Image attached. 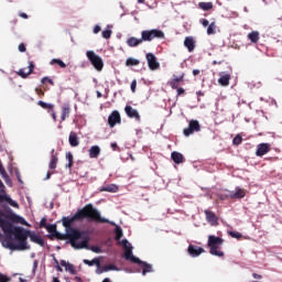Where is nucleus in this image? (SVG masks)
Wrapping results in <instances>:
<instances>
[{
	"instance_id": "60",
	"label": "nucleus",
	"mask_w": 282,
	"mask_h": 282,
	"mask_svg": "<svg viewBox=\"0 0 282 282\" xmlns=\"http://www.w3.org/2000/svg\"><path fill=\"white\" fill-rule=\"evenodd\" d=\"M177 94H178V96H182V94H184V88H178Z\"/></svg>"
},
{
	"instance_id": "8",
	"label": "nucleus",
	"mask_w": 282,
	"mask_h": 282,
	"mask_svg": "<svg viewBox=\"0 0 282 282\" xmlns=\"http://www.w3.org/2000/svg\"><path fill=\"white\" fill-rule=\"evenodd\" d=\"M227 197H230V199H243L246 197V189L236 187L235 191L228 192Z\"/></svg>"
},
{
	"instance_id": "41",
	"label": "nucleus",
	"mask_w": 282,
	"mask_h": 282,
	"mask_svg": "<svg viewBox=\"0 0 282 282\" xmlns=\"http://www.w3.org/2000/svg\"><path fill=\"white\" fill-rule=\"evenodd\" d=\"M110 26L108 25L102 32H101V36L102 39H111V29H109Z\"/></svg>"
},
{
	"instance_id": "56",
	"label": "nucleus",
	"mask_w": 282,
	"mask_h": 282,
	"mask_svg": "<svg viewBox=\"0 0 282 282\" xmlns=\"http://www.w3.org/2000/svg\"><path fill=\"white\" fill-rule=\"evenodd\" d=\"M202 25H203V28H208V25H210V24H209L208 20H202Z\"/></svg>"
},
{
	"instance_id": "36",
	"label": "nucleus",
	"mask_w": 282,
	"mask_h": 282,
	"mask_svg": "<svg viewBox=\"0 0 282 282\" xmlns=\"http://www.w3.org/2000/svg\"><path fill=\"white\" fill-rule=\"evenodd\" d=\"M126 65H127L128 67L140 65V59H135V58L129 57V58L126 61Z\"/></svg>"
},
{
	"instance_id": "42",
	"label": "nucleus",
	"mask_w": 282,
	"mask_h": 282,
	"mask_svg": "<svg viewBox=\"0 0 282 282\" xmlns=\"http://www.w3.org/2000/svg\"><path fill=\"white\" fill-rule=\"evenodd\" d=\"M53 237H56V239H61V240L68 239V241H69V237L67 236V232L66 234H61L58 231H55Z\"/></svg>"
},
{
	"instance_id": "2",
	"label": "nucleus",
	"mask_w": 282,
	"mask_h": 282,
	"mask_svg": "<svg viewBox=\"0 0 282 282\" xmlns=\"http://www.w3.org/2000/svg\"><path fill=\"white\" fill-rule=\"evenodd\" d=\"M11 235L17 239L18 243H14L12 238L4 239L2 246L9 248V250H28V237H31V241L36 243V234H31L30 230H25L23 227H15Z\"/></svg>"
},
{
	"instance_id": "9",
	"label": "nucleus",
	"mask_w": 282,
	"mask_h": 282,
	"mask_svg": "<svg viewBox=\"0 0 282 282\" xmlns=\"http://www.w3.org/2000/svg\"><path fill=\"white\" fill-rule=\"evenodd\" d=\"M123 259L132 263H140V258L133 256V247L124 249Z\"/></svg>"
},
{
	"instance_id": "30",
	"label": "nucleus",
	"mask_w": 282,
	"mask_h": 282,
	"mask_svg": "<svg viewBox=\"0 0 282 282\" xmlns=\"http://www.w3.org/2000/svg\"><path fill=\"white\" fill-rule=\"evenodd\" d=\"M110 225L116 226V229H115L116 239H117V241H120V238L123 236L122 228L120 226L116 225V223L110 224Z\"/></svg>"
},
{
	"instance_id": "17",
	"label": "nucleus",
	"mask_w": 282,
	"mask_h": 282,
	"mask_svg": "<svg viewBox=\"0 0 282 282\" xmlns=\"http://www.w3.org/2000/svg\"><path fill=\"white\" fill-rule=\"evenodd\" d=\"M138 265H141L143 268L142 270V276H147V274L153 272V264H149L145 261L140 260V262H137Z\"/></svg>"
},
{
	"instance_id": "53",
	"label": "nucleus",
	"mask_w": 282,
	"mask_h": 282,
	"mask_svg": "<svg viewBox=\"0 0 282 282\" xmlns=\"http://www.w3.org/2000/svg\"><path fill=\"white\" fill-rule=\"evenodd\" d=\"M105 272H106V271H105V267L100 268V264L97 265L96 274H102V273H105Z\"/></svg>"
},
{
	"instance_id": "32",
	"label": "nucleus",
	"mask_w": 282,
	"mask_h": 282,
	"mask_svg": "<svg viewBox=\"0 0 282 282\" xmlns=\"http://www.w3.org/2000/svg\"><path fill=\"white\" fill-rule=\"evenodd\" d=\"M207 34H208V36H210L212 34H217V25L215 24V22H212L207 26Z\"/></svg>"
},
{
	"instance_id": "15",
	"label": "nucleus",
	"mask_w": 282,
	"mask_h": 282,
	"mask_svg": "<svg viewBox=\"0 0 282 282\" xmlns=\"http://www.w3.org/2000/svg\"><path fill=\"white\" fill-rule=\"evenodd\" d=\"M124 111L128 118H134L138 121L140 120V112H138V109H134L131 106H126Z\"/></svg>"
},
{
	"instance_id": "40",
	"label": "nucleus",
	"mask_w": 282,
	"mask_h": 282,
	"mask_svg": "<svg viewBox=\"0 0 282 282\" xmlns=\"http://www.w3.org/2000/svg\"><path fill=\"white\" fill-rule=\"evenodd\" d=\"M44 228L47 230V232H51L52 237H54V235L57 232L56 225H46Z\"/></svg>"
},
{
	"instance_id": "29",
	"label": "nucleus",
	"mask_w": 282,
	"mask_h": 282,
	"mask_svg": "<svg viewBox=\"0 0 282 282\" xmlns=\"http://www.w3.org/2000/svg\"><path fill=\"white\" fill-rule=\"evenodd\" d=\"M198 7L200 10L208 12V10H213V2H199Z\"/></svg>"
},
{
	"instance_id": "51",
	"label": "nucleus",
	"mask_w": 282,
	"mask_h": 282,
	"mask_svg": "<svg viewBox=\"0 0 282 282\" xmlns=\"http://www.w3.org/2000/svg\"><path fill=\"white\" fill-rule=\"evenodd\" d=\"M135 87H138V82H135V79H134V80H132L131 86H130V89L133 94H135Z\"/></svg>"
},
{
	"instance_id": "23",
	"label": "nucleus",
	"mask_w": 282,
	"mask_h": 282,
	"mask_svg": "<svg viewBox=\"0 0 282 282\" xmlns=\"http://www.w3.org/2000/svg\"><path fill=\"white\" fill-rule=\"evenodd\" d=\"M101 193H118V185L116 184H110V185H106L104 187L100 188Z\"/></svg>"
},
{
	"instance_id": "43",
	"label": "nucleus",
	"mask_w": 282,
	"mask_h": 282,
	"mask_svg": "<svg viewBox=\"0 0 282 282\" xmlns=\"http://www.w3.org/2000/svg\"><path fill=\"white\" fill-rule=\"evenodd\" d=\"M13 220L17 223V224H22V226H28V221H25L23 219V217L21 216H14Z\"/></svg>"
},
{
	"instance_id": "16",
	"label": "nucleus",
	"mask_w": 282,
	"mask_h": 282,
	"mask_svg": "<svg viewBox=\"0 0 282 282\" xmlns=\"http://www.w3.org/2000/svg\"><path fill=\"white\" fill-rule=\"evenodd\" d=\"M269 151H270V145L268 143H261L258 145L256 155H258V158H263V155H265V153H269Z\"/></svg>"
},
{
	"instance_id": "31",
	"label": "nucleus",
	"mask_w": 282,
	"mask_h": 282,
	"mask_svg": "<svg viewBox=\"0 0 282 282\" xmlns=\"http://www.w3.org/2000/svg\"><path fill=\"white\" fill-rule=\"evenodd\" d=\"M50 65H58L59 67H62V69H65V67H67V64H65V62H63L62 59H58V58H53L50 62Z\"/></svg>"
},
{
	"instance_id": "45",
	"label": "nucleus",
	"mask_w": 282,
	"mask_h": 282,
	"mask_svg": "<svg viewBox=\"0 0 282 282\" xmlns=\"http://www.w3.org/2000/svg\"><path fill=\"white\" fill-rule=\"evenodd\" d=\"M242 140H243V139L241 138V135L237 134V135L234 138V140H232V144H235L236 147H239V144H241Z\"/></svg>"
},
{
	"instance_id": "57",
	"label": "nucleus",
	"mask_w": 282,
	"mask_h": 282,
	"mask_svg": "<svg viewBox=\"0 0 282 282\" xmlns=\"http://www.w3.org/2000/svg\"><path fill=\"white\" fill-rule=\"evenodd\" d=\"M0 173L2 175H6V169L3 167V164H1V161H0Z\"/></svg>"
},
{
	"instance_id": "55",
	"label": "nucleus",
	"mask_w": 282,
	"mask_h": 282,
	"mask_svg": "<svg viewBox=\"0 0 282 282\" xmlns=\"http://www.w3.org/2000/svg\"><path fill=\"white\" fill-rule=\"evenodd\" d=\"M18 50L19 52H25V44L21 43L19 46H18Z\"/></svg>"
},
{
	"instance_id": "35",
	"label": "nucleus",
	"mask_w": 282,
	"mask_h": 282,
	"mask_svg": "<svg viewBox=\"0 0 282 282\" xmlns=\"http://www.w3.org/2000/svg\"><path fill=\"white\" fill-rule=\"evenodd\" d=\"M84 263H85V265H89V267H91V265H100V260L98 258H95L93 260L85 259Z\"/></svg>"
},
{
	"instance_id": "47",
	"label": "nucleus",
	"mask_w": 282,
	"mask_h": 282,
	"mask_svg": "<svg viewBox=\"0 0 282 282\" xmlns=\"http://www.w3.org/2000/svg\"><path fill=\"white\" fill-rule=\"evenodd\" d=\"M121 245L123 246L124 250H127V248H132L131 242H129V240H127V239H123L121 241Z\"/></svg>"
},
{
	"instance_id": "22",
	"label": "nucleus",
	"mask_w": 282,
	"mask_h": 282,
	"mask_svg": "<svg viewBox=\"0 0 282 282\" xmlns=\"http://www.w3.org/2000/svg\"><path fill=\"white\" fill-rule=\"evenodd\" d=\"M171 158L175 164H182L184 162V155L180 152H172Z\"/></svg>"
},
{
	"instance_id": "11",
	"label": "nucleus",
	"mask_w": 282,
	"mask_h": 282,
	"mask_svg": "<svg viewBox=\"0 0 282 282\" xmlns=\"http://www.w3.org/2000/svg\"><path fill=\"white\" fill-rule=\"evenodd\" d=\"M0 228H2V230H3V232H4L6 235H12V232H14V229H15L17 227H13V226H12V223H10V221H8V220L1 219V220H0Z\"/></svg>"
},
{
	"instance_id": "19",
	"label": "nucleus",
	"mask_w": 282,
	"mask_h": 282,
	"mask_svg": "<svg viewBox=\"0 0 282 282\" xmlns=\"http://www.w3.org/2000/svg\"><path fill=\"white\" fill-rule=\"evenodd\" d=\"M206 219L212 226H217V216H215V213L206 209L205 210Z\"/></svg>"
},
{
	"instance_id": "33",
	"label": "nucleus",
	"mask_w": 282,
	"mask_h": 282,
	"mask_svg": "<svg viewBox=\"0 0 282 282\" xmlns=\"http://www.w3.org/2000/svg\"><path fill=\"white\" fill-rule=\"evenodd\" d=\"M66 160L68 162V164H66V169H72V166L74 164V154H72V152H67Z\"/></svg>"
},
{
	"instance_id": "24",
	"label": "nucleus",
	"mask_w": 282,
	"mask_h": 282,
	"mask_svg": "<svg viewBox=\"0 0 282 282\" xmlns=\"http://www.w3.org/2000/svg\"><path fill=\"white\" fill-rule=\"evenodd\" d=\"M140 43H142V39L129 37L127 40V45L129 47H138V45H140Z\"/></svg>"
},
{
	"instance_id": "50",
	"label": "nucleus",
	"mask_w": 282,
	"mask_h": 282,
	"mask_svg": "<svg viewBox=\"0 0 282 282\" xmlns=\"http://www.w3.org/2000/svg\"><path fill=\"white\" fill-rule=\"evenodd\" d=\"M42 85H45V83H50L51 85H54V82L50 79V77H43L41 80Z\"/></svg>"
},
{
	"instance_id": "49",
	"label": "nucleus",
	"mask_w": 282,
	"mask_h": 282,
	"mask_svg": "<svg viewBox=\"0 0 282 282\" xmlns=\"http://www.w3.org/2000/svg\"><path fill=\"white\" fill-rule=\"evenodd\" d=\"M11 279L4 275L3 273H0V282H10Z\"/></svg>"
},
{
	"instance_id": "63",
	"label": "nucleus",
	"mask_w": 282,
	"mask_h": 282,
	"mask_svg": "<svg viewBox=\"0 0 282 282\" xmlns=\"http://www.w3.org/2000/svg\"><path fill=\"white\" fill-rule=\"evenodd\" d=\"M102 282H111V280L109 278H106L102 280Z\"/></svg>"
},
{
	"instance_id": "48",
	"label": "nucleus",
	"mask_w": 282,
	"mask_h": 282,
	"mask_svg": "<svg viewBox=\"0 0 282 282\" xmlns=\"http://www.w3.org/2000/svg\"><path fill=\"white\" fill-rule=\"evenodd\" d=\"M47 226V218L43 217L40 221V228H45Z\"/></svg>"
},
{
	"instance_id": "13",
	"label": "nucleus",
	"mask_w": 282,
	"mask_h": 282,
	"mask_svg": "<svg viewBox=\"0 0 282 282\" xmlns=\"http://www.w3.org/2000/svg\"><path fill=\"white\" fill-rule=\"evenodd\" d=\"M32 72H34V63H29V66L21 68L18 72V75L21 76V78H28V76H30V74H32Z\"/></svg>"
},
{
	"instance_id": "46",
	"label": "nucleus",
	"mask_w": 282,
	"mask_h": 282,
	"mask_svg": "<svg viewBox=\"0 0 282 282\" xmlns=\"http://www.w3.org/2000/svg\"><path fill=\"white\" fill-rule=\"evenodd\" d=\"M229 235L232 237V239H241V234L238 231H229Z\"/></svg>"
},
{
	"instance_id": "1",
	"label": "nucleus",
	"mask_w": 282,
	"mask_h": 282,
	"mask_svg": "<svg viewBox=\"0 0 282 282\" xmlns=\"http://www.w3.org/2000/svg\"><path fill=\"white\" fill-rule=\"evenodd\" d=\"M90 219L93 221H98L99 224H113V221L100 216V212L94 208L93 205H87L84 209H79L75 215L62 218V224L66 230V235L69 239L72 248L75 250H82V248H87L89 241V235L87 231H80L72 227L74 221H82V219Z\"/></svg>"
},
{
	"instance_id": "7",
	"label": "nucleus",
	"mask_w": 282,
	"mask_h": 282,
	"mask_svg": "<svg viewBox=\"0 0 282 282\" xmlns=\"http://www.w3.org/2000/svg\"><path fill=\"white\" fill-rule=\"evenodd\" d=\"M147 61H148V67L152 69V72H155V69H160V62L158 61V57L153 53L147 54Z\"/></svg>"
},
{
	"instance_id": "34",
	"label": "nucleus",
	"mask_w": 282,
	"mask_h": 282,
	"mask_svg": "<svg viewBox=\"0 0 282 282\" xmlns=\"http://www.w3.org/2000/svg\"><path fill=\"white\" fill-rule=\"evenodd\" d=\"M85 250H91V252H95L96 254H101L102 249L98 246H91L89 247V242H87V248H84Z\"/></svg>"
},
{
	"instance_id": "3",
	"label": "nucleus",
	"mask_w": 282,
	"mask_h": 282,
	"mask_svg": "<svg viewBox=\"0 0 282 282\" xmlns=\"http://www.w3.org/2000/svg\"><path fill=\"white\" fill-rule=\"evenodd\" d=\"M207 246L214 257H224V251L219 250L224 246V240L217 236H208Z\"/></svg>"
},
{
	"instance_id": "37",
	"label": "nucleus",
	"mask_w": 282,
	"mask_h": 282,
	"mask_svg": "<svg viewBox=\"0 0 282 282\" xmlns=\"http://www.w3.org/2000/svg\"><path fill=\"white\" fill-rule=\"evenodd\" d=\"M182 78H184V75L180 77H174L172 82L170 83L172 89H177V84L181 83Z\"/></svg>"
},
{
	"instance_id": "20",
	"label": "nucleus",
	"mask_w": 282,
	"mask_h": 282,
	"mask_svg": "<svg viewBox=\"0 0 282 282\" xmlns=\"http://www.w3.org/2000/svg\"><path fill=\"white\" fill-rule=\"evenodd\" d=\"M184 46L188 50V52H193L195 50V40L191 36L185 37Z\"/></svg>"
},
{
	"instance_id": "14",
	"label": "nucleus",
	"mask_w": 282,
	"mask_h": 282,
	"mask_svg": "<svg viewBox=\"0 0 282 282\" xmlns=\"http://www.w3.org/2000/svg\"><path fill=\"white\" fill-rule=\"evenodd\" d=\"M219 76L218 85H221V87H228V85H230V74L220 72Z\"/></svg>"
},
{
	"instance_id": "21",
	"label": "nucleus",
	"mask_w": 282,
	"mask_h": 282,
	"mask_svg": "<svg viewBox=\"0 0 282 282\" xmlns=\"http://www.w3.org/2000/svg\"><path fill=\"white\" fill-rule=\"evenodd\" d=\"M68 142L70 147H78V144H80V141H78V135L76 134V132L69 133Z\"/></svg>"
},
{
	"instance_id": "59",
	"label": "nucleus",
	"mask_w": 282,
	"mask_h": 282,
	"mask_svg": "<svg viewBox=\"0 0 282 282\" xmlns=\"http://www.w3.org/2000/svg\"><path fill=\"white\" fill-rule=\"evenodd\" d=\"M199 73H200L199 69H194V70H193V75H194V76H199Z\"/></svg>"
},
{
	"instance_id": "12",
	"label": "nucleus",
	"mask_w": 282,
	"mask_h": 282,
	"mask_svg": "<svg viewBox=\"0 0 282 282\" xmlns=\"http://www.w3.org/2000/svg\"><path fill=\"white\" fill-rule=\"evenodd\" d=\"M108 124L111 128H113L115 124H120V112H118V110H115L109 115Z\"/></svg>"
},
{
	"instance_id": "64",
	"label": "nucleus",
	"mask_w": 282,
	"mask_h": 282,
	"mask_svg": "<svg viewBox=\"0 0 282 282\" xmlns=\"http://www.w3.org/2000/svg\"><path fill=\"white\" fill-rule=\"evenodd\" d=\"M52 282H61V280H58V278H53Z\"/></svg>"
},
{
	"instance_id": "61",
	"label": "nucleus",
	"mask_w": 282,
	"mask_h": 282,
	"mask_svg": "<svg viewBox=\"0 0 282 282\" xmlns=\"http://www.w3.org/2000/svg\"><path fill=\"white\" fill-rule=\"evenodd\" d=\"M252 276H253V279H261V275L257 274V273H253Z\"/></svg>"
},
{
	"instance_id": "5",
	"label": "nucleus",
	"mask_w": 282,
	"mask_h": 282,
	"mask_svg": "<svg viewBox=\"0 0 282 282\" xmlns=\"http://www.w3.org/2000/svg\"><path fill=\"white\" fill-rule=\"evenodd\" d=\"M153 39H164V32L153 29L150 31H142L141 40L142 41H152Z\"/></svg>"
},
{
	"instance_id": "54",
	"label": "nucleus",
	"mask_w": 282,
	"mask_h": 282,
	"mask_svg": "<svg viewBox=\"0 0 282 282\" xmlns=\"http://www.w3.org/2000/svg\"><path fill=\"white\" fill-rule=\"evenodd\" d=\"M100 30H102V28H100V25L97 24V25H95L93 32H94V34H98L100 32Z\"/></svg>"
},
{
	"instance_id": "26",
	"label": "nucleus",
	"mask_w": 282,
	"mask_h": 282,
	"mask_svg": "<svg viewBox=\"0 0 282 282\" xmlns=\"http://www.w3.org/2000/svg\"><path fill=\"white\" fill-rule=\"evenodd\" d=\"M37 105L42 109H45V111H48V113H50V111H52L54 109V105L53 104H47V102H45L43 100H39Z\"/></svg>"
},
{
	"instance_id": "58",
	"label": "nucleus",
	"mask_w": 282,
	"mask_h": 282,
	"mask_svg": "<svg viewBox=\"0 0 282 282\" xmlns=\"http://www.w3.org/2000/svg\"><path fill=\"white\" fill-rule=\"evenodd\" d=\"M50 113L52 115L54 122H56V112H54V109L50 110Z\"/></svg>"
},
{
	"instance_id": "52",
	"label": "nucleus",
	"mask_w": 282,
	"mask_h": 282,
	"mask_svg": "<svg viewBox=\"0 0 282 282\" xmlns=\"http://www.w3.org/2000/svg\"><path fill=\"white\" fill-rule=\"evenodd\" d=\"M36 243H37V246H45V240H43V238H41V237H36Z\"/></svg>"
},
{
	"instance_id": "6",
	"label": "nucleus",
	"mask_w": 282,
	"mask_h": 282,
	"mask_svg": "<svg viewBox=\"0 0 282 282\" xmlns=\"http://www.w3.org/2000/svg\"><path fill=\"white\" fill-rule=\"evenodd\" d=\"M200 129H202V126L199 124V121L191 120L188 123V127L183 130V133L186 138H188V135H193V133H197L198 131H200Z\"/></svg>"
},
{
	"instance_id": "62",
	"label": "nucleus",
	"mask_w": 282,
	"mask_h": 282,
	"mask_svg": "<svg viewBox=\"0 0 282 282\" xmlns=\"http://www.w3.org/2000/svg\"><path fill=\"white\" fill-rule=\"evenodd\" d=\"M20 17H21L22 19H28V13H21Z\"/></svg>"
},
{
	"instance_id": "10",
	"label": "nucleus",
	"mask_w": 282,
	"mask_h": 282,
	"mask_svg": "<svg viewBox=\"0 0 282 282\" xmlns=\"http://www.w3.org/2000/svg\"><path fill=\"white\" fill-rule=\"evenodd\" d=\"M187 252L189 257L197 258L199 257V254H204L205 250L202 247L189 245L187 248Z\"/></svg>"
},
{
	"instance_id": "44",
	"label": "nucleus",
	"mask_w": 282,
	"mask_h": 282,
	"mask_svg": "<svg viewBox=\"0 0 282 282\" xmlns=\"http://www.w3.org/2000/svg\"><path fill=\"white\" fill-rule=\"evenodd\" d=\"M0 199H6V202H8V204H10V206H19V204H17L14 200H12V198H10L8 196H0Z\"/></svg>"
},
{
	"instance_id": "4",
	"label": "nucleus",
	"mask_w": 282,
	"mask_h": 282,
	"mask_svg": "<svg viewBox=\"0 0 282 282\" xmlns=\"http://www.w3.org/2000/svg\"><path fill=\"white\" fill-rule=\"evenodd\" d=\"M86 56L91 65L97 69V72H102V67H105V63L102 62V57L98 56L94 51H87Z\"/></svg>"
},
{
	"instance_id": "18",
	"label": "nucleus",
	"mask_w": 282,
	"mask_h": 282,
	"mask_svg": "<svg viewBox=\"0 0 282 282\" xmlns=\"http://www.w3.org/2000/svg\"><path fill=\"white\" fill-rule=\"evenodd\" d=\"M59 265H62V268H65L66 272H69L70 274H76V267H74V264L65 260H62L59 262Z\"/></svg>"
},
{
	"instance_id": "39",
	"label": "nucleus",
	"mask_w": 282,
	"mask_h": 282,
	"mask_svg": "<svg viewBox=\"0 0 282 282\" xmlns=\"http://www.w3.org/2000/svg\"><path fill=\"white\" fill-rule=\"evenodd\" d=\"M111 270L115 272H120V269L118 267H116L115 264H108V265L104 267L105 272H111Z\"/></svg>"
},
{
	"instance_id": "38",
	"label": "nucleus",
	"mask_w": 282,
	"mask_h": 282,
	"mask_svg": "<svg viewBox=\"0 0 282 282\" xmlns=\"http://www.w3.org/2000/svg\"><path fill=\"white\" fill-rule=\"evenodd\" d=\"M56 164H58V156L52 154L51 162H50V169L54 170L56 169Z\"/></svg>"
},
{
	"instance_id": "25",
	"label": "nucleus",
	"mask_w": 282,
	"mask_h": 282,
	"mask_svg": "<svg viewBox=\"0 0 282 282\" xmlns=\"http://www.w3.org/2000/svg\"><path fill=\"white\" fill-rule=\"evenodd\" d=\"M98 155H100V147L93 145L89 149V158L94 159V158H98Z\"/></svg>"
},
{
	"instance_id": "27",
	"label": "nucleus",
	"mask_w": 282,
	"mask_h": 282,
	"mask_svg": "<svg viewBox=\"0 0 282 282\" xmlns=\"http://www.w3.org/2000/svg\"><path fill=\"white\" fill-rule=\"evenodd\" d=\"M69 111H70L69 105H64L62 107V116H61L62 121H65L67 119V117L69 116Z\"/></svg>"
},
{
	"instance_id": "28",
	"label": "nucleus",
	"mask_w": 282,
	"mask_h": 282,
	"mask_svg": "<svg viewBox=\"0 0 282 282\" xmlns=\"http://www.w3.org/2000/svg\"><path fill=\"white\" fill-rule=\"evenodd\" d=\"M249 41L251 43H259V32L258 31H252L251 33L248 34Z\"/></svg>"
}]
</instances>
